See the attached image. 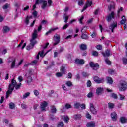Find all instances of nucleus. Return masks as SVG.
Segmentation results:
<instances>
[{
    "mask_svg": "<svg viewBox=\"0 0 127 127\" xmlns=\"http://www.w3.org/2000/svg\"><path fill=\"white\" fill-rule=\"evenodd\" d=\"M17 84V83H16V81H15L14 79H12L11 80V83L9 85L8 90L6 92V99L8 98V95H10V94L12 93V91L14 90V87H15V86H16Z\"/></svg>",
    "mask_w": 127,
    "mask_h": 127,
    "instance_id": "nucleus-1",
    "label": "nucleus"
},
{
    "mask_svg": "<svg viewBox=\"0 0 127 127\" xmlns=\"http://www.w3.org/2000/svg\"><path fill=\"white\" fill-rule=\"evenodd\" d=\"M40 3H42L41 7L42 9H45V7L47 5V2L44 0H36L35 4L33 6L32 10H34L36 8V4H39Z\"/></svg>",
    "mask_w": 127,
    "mask_h": 127,
    "instance_id": "nucleus-2",
    "label": "nucleus"
},
{
    "mask_svg": "<svg viewBox=\"0 0 127 127\" xmlns=\"http://www.w3.org/2000/svg\"><path fill=\"white\" fill-rule=\"evenodd\" d=\"M120 91H126L127 89V82L122 81L118 86Z\"/></svg>",
    "mask_w": 127,
    "mask_h": 127,
    "instance_id": "nucleus-3",
    "label": "nucleus"
},
{
    "mask_svg": "<svg viewBox=\"0 0 127 127\" xmlns=\"http://www.w3.org/2000/svg\"><path fill=\"white\" fill-rule=\"evenodd\" d=\"M90 66L93 69L94 71H97L98 69L100 68L98 63H94V62H91L89 63Z\"/></svg>",
    "mask_w": 127,
    "mask_h": 127,
    "instance_id": "nucleus-4",
    "label": "nucleus"
},
{
    "mask_svg": "<svg viewBox=\"0 0 127 127\" xmlns=\"http://www.w3.org/2000/svg\"><path fill=\"white\" fill-rule=\"evenodd\" d=\"M8 63H11V62H12L10 66L11 69H14V68H15V59L9 58L8 59Z\"/></svg>",
    "mask_w": 127,
    "mask_h": 127,
    "instance_id": "nucleus-5",
    "label": "nucleus"
},
{
    "mask_svg": "<svg viewBox=\"0 0 127 127\" xmlns=\"http://www.w3.org/2000/svg\"><path fill=\"white\" fill-rule=\"evenodd\" d=\"M115 12H111V13L108 15L106 18V20H107L108 22H111L112 19H115Z\"/></svg>",
    "mask_w": 127,
    "mask_h": 127,
    "instance_id": "nucleus-6",
    "label": "nucleus"
},
{
    "mask_svg": "<svg viewBox=\"0 0 127 127\" xmlns=\"http://www.w3.org/2000/svg\"><path fill=\"white\" fill-rule=\"evenodd\" d=\"M54 41L55 43H54L53 45H57L60 42V36L59 35H55L54 37Z\"/></svg>",
    "mask_w": 127,
    "mask_h": 127,
    "instance_id": "nucleus-7",
    "label": "nucleus"
},
{
    "mask_svg": "<svg viewBox=\"0 0 127 127\" xmlns=\"http://www.w3.org/2000/svg\"><path fill=\"white\" fill-rule=\"evenodd\" d=\"M92 4L93 2H92V1L88 0L86 2L85 6H84L83 9L81 10V12L85 11V10H86V9H87L88 7H90V6H91V5H92Z\"/></svg>",
    "mask_w": 127,
    "mask_h": 127,
    "instance_id": "nucleus-8",
    "label": "nucleus"
},
{
    "mask_svg": "<svg viewBox=\"0 0 127 127\" xmlns=\"http://www.w3.org/2000/svg\"><path fill=\"white\" fill-rule=\"evenodd\" d=\"M48 105V103H47V102L45 101L42 102L41 105H40L41 111L42 112H43L44 111H46V107H47Z\"/></svg>",
    "mask_w": 127,
    "mask_h": 127,
    "instance_id": "nucleus-9",
    "label": "nucleus"
},
{
    "mask_svg": "<svg viewBox=\"0 0 127 127\" xmlns=\"http://www.w3.org/2000/svg\"><path fill=\"white\" fill-rule=\"evenodd\" d=\"M90 112L93 114V115H97V110H96V108H95L93 103H90Z\"/></svg>",
    "mask_w": 127,
    "mask_h": 127,
    "instance_id": "nucleus-10",
    "label": "nucleus"
},
{
    "mask_svg": "<svg viewBox=\"0 0 127 127\" xmlns=\"http://www.w3.org/2000/svg\"><path fill=\"white\" fill-rule=\"evenodd\" d=\"M61 71L62 73L61 72L57 73L56 74L57 77H62V75H63V74H66V70L65 69V67H62V68H61Z\"/></svg>",
    "mask_w": 127,
    "mask_h": 127,
    "instance_id": "nucleus-11",
    "label": "nucleus"
},
{
    "mask_svg": "<svg viewBox=\"0 0 127 127\" xmlns=\"http://www.w3.org/2000/svg\"><path fill=\"white\" fill-rule=\"evenodd\" d=\"M75 63L78 65H83L85 64V60L83 59H76L75 60Z\"/></svg>",
    "mask_w": 127,
    "mask_h": 127,
    "instance_id": "nucleus-12",
    "label": "nucleus"
},
{
    "mask_svg": "<svg viewBox=\"0 0 127 127\" xmlns=\"http://www.w3.org/2000/svg\"><path fill=\"white\" fill-rule=\"evenodd\" d=\"M31 75H32V71L31 70L29 72V76L27 77V83L28 85H29L31 82H32V77H31Z\"/></svg>",
    "mask_w": 127,
    "mask_h": 127,
    "instance_id": "nucleus-13",
    "label": "nucleus"
},
{
    "mask_svg": "<svg viewBox=\"0 0 127 127\" xmlns=\"http://www.w3.org/2000/svg\"><path fill=\"white\" fill-rule=\"evenodd\" d=\"M111 117L112 121H114V122H116L118 119V115L116 112H112L111 114Z\"/></svg>",
    "mask_w": 127,
    "mask_h": 127,
    "instance_id": "nucleus-14",
    "label": "nucleus"
},
{
    "mask_svg": "<svg viewBox=\"0 0 127 127\" xmlns=\"http://www.w3.org/2000/svg\"><path fill=\"white\" fill-rule=\"evenodd\" d=\"M118 26V23L116 22H114L113 24H112L110 27L109 28L111 30L112 32H114V29L116 28Z\"/></svg>",
    "mask_w": 127,
    "mask_h": 127,
    "instance_id": "nucleus-15",
    "label": "nucleus"
},
{
    "mask_svg": "<svg viewBox=\"0 0 127 127\" xmlns=\"http://www.w3.org/2000/svg\"><path fill=\"white\" fill-rule=\"evenodd\" d=\"M102 55L104 57H109V56H111V51L107 50L104 53H102Z\"/></svg>",
    "mask_w": 127,
    "mask_h": 127,
    "instance_id": "nucleus-16",
    "label": "nucleus"
},
{
    "mask_svg": "<svg viewBox=\"0 0 127 127\" xmlns=\"http://www.w3.org/2000/svg\"><path fill=\"white\" fill-rule=\"evenodd\" d=\"M50 108H51V113H52V114H56L57 109H56V107H55V106L51 105L50 106Z\"/></svg>",
    "mask_w": 127,
    "mask_h": 127,
    "instance_id": "nucleus-17",
    "label": "nucleus"
},
{
    "mask_svg": "<svg viewBox=\"0 0 127 127\" xmlns=\"http://www.w3.org/2000/svg\"><path fill=\"white\" fill-rule=\"evenodd\" d=\"M86 126L88 127H95L96 123L94 122L91 121L87 123Z\"/></svg>",
    "mask_w": 127,
    "mask_h": 127,
    "instance_id": "nucleus-18",
    "label": "nucleus"
},
{
    "mask_svg": "<svg viewBox=\"0 0 127 127\" xmlns=\"http://www.w3.org/2000/svg\"><path fill=\"white\" fill-rule=\"evenodd\" d=\"M104 90V89H103V88H98L96 89V94L97 95H101V94H102L103 91Z\"/></svg>",
    "mask_w": 127,
    "mask_h": 127,
    "instance_id": "nucleus-19",
    "label": "nucleus"
},
{
    "mask_svg": "<svg viewBox=\"0 0 127 127\" xmlns=\"http://www.w3.org/2000/svg\"><path fill=\"white\" fill-rule=\"evenodd\" d=\"M37 30L35 29L34 31V33L32 34V39L33 40H35L36 39V38H37Z\"/></svg>",
    "mask_w": 127,
    "mask_h": 127,
    "instance_id": "nucleus-20",
    "label": "nucleus"
},
{
    "mask_svg": "<svg viewBox=\"0 0 127 127\" xmlns=\"http://www.w3.org/2000/svg\"><path fill=\"white\" fill-rule=\"evenodd\" d=\"M79 47L81 50H87V45L84 44H82L80 45Z\"/></svg>",
    "mask_w": 127,
    "mask_h": 127,
    "instance_id": "nucleus-21",
    "label": "nucleus"
},
{
    "mask_svg": "<svg viewBox=\"0 0 127 127\" xmlns=\"http://www.w3.org/2000/svg\"><path fill=\"white\" fill-rule=\"evenodd\" d=\"M112 4H111L109 6H108V9L109 11H111L112 9H115V3L112 2Z\"/></svg>",
    "mask_w": 127,
    "mask_h": 127,
    "instance_id": "nucleus-22",
    "label": "nucleus"
},
{
    "mask_svg": "<svg viewBox=\"0 0 127 127\" xmlns=\"http://www.w3.org/2000/svg\"><path fill=\"white\" fill-rule=\"evenodd\" d=\"M127 22V19H126V16H123L122 17V20L120 22L121 24H125Z\"/></svg>",
    "mask_w": 127,
    "mask_h": 127,
    "instance_id": "nucleus-23",
    "label": "nucleus"
},
{
    "mask_svg": "<svg viewBox=\"0 0 127 127\" xmlns=\"http://www.w3.org/2000/svg\"><path fill=\"white\" fill-rule=\"evenodd\" d=\"M44 51H42L41 52H39L38 53V55L36 56V59H39V55L41 57H42V56H43V54H44Z\"/></svg>",
    "mask_w": 127,
    "mask_h": 127,
    "instance_id": "nucleus-24",
    "label": "nucleus"
},
{
    "mask_svg": "<svg viewBox=\"0 0 127 127\" xmlns=\"http://www.w3.org/2000/svg\"><path fill=\"white\" fill-rule=\"evenodd\" d=\"M58 29V28H52L49 31L47 32L45 34V35H48L49 34H50L52 31H55V30Z\"/></svg>",
    "mask_w": 127,
    "mask_h": 127,
    "instance_id": "nucleus-25",
    "label": "nucleus"
},
{
    "mask_svg": "<svg viewBox=\"0 0 127 127\" xmlns=\"http://www.w3.org/2000/svg\"><path fill=\"white\" fill-rule=\"evenodd\" d=\"M81 118H82V115L80 114H75L74 116V119H75V120H80Z\"/></svg>",
    "mask_w": 127,
    "mask_h": 127,
    "instance_id": "nucleus-26",
    "label": "nucleus"
},
{
    "mask_svg": "<svg viewBox=\"0 0 127 127\" xmlns=\"http://www.w3.org/2000/svg\"><path fill=\"white\" fill-rule=\"evenodd\" d=\"M107 83L108 84H110V85H112V84H113V79H112V78H111L110 77H107Z\"/></svg>",
    "mask_w": 127,
    "mask_h": 127,
    "instance_id": "nucleus-27",
    "label": "nucleus"
},
{
    "mask_svg": "<svg viewBox=\"0 0 127 127\" xmlns=\"http://www.w3.org/2000/svg\"><path fill=\"white\" fill-rule=\"evenodd\" d=\"M120 122L122 123V124H125V123H127V118L124 117H121Z\"/></svg>",
    "mask_w": 127,
    "mask_h": 127,
    "instance_id": "nucleus-28",
    "label": "nucleus"
},
{
    "mask_svg": "<svg viewBox=\"0 0 127 127\" xmlns=\"http://www.w3.org/2000/svg\"><path fill=\"white\" fill-rule=\"evenodd\" d=\"M9 109H11V110H13V109L15 108V105L14 103L11 102L9 104Z\"/></svg>",
    "mask_w": 127,
    "mask_h": 127,
    "instance_id": "nucleus-29",
    "label": "nucleus"
},
{
    "mask_svg": "<svg viewBox=\"0 0 127 127\" xmlns=\"http://www.w3.org/2000/svg\"><path fill=\"white\" fill-rule=\"evenodd\" d=\"M108 107L109 109H114L115 107V104L113 103L109 102L108 104Z\"/></svg>",
    "mask_w": 127,
    "mask_h": 127,
    "instance_id": "nucleus-30",
    "label": "nucleus"
},
{
    "mask_svg": "<svg viewBox=\"0 0 127 127\" xmlns=\"http://www.w3.org/2000/svg\"><path fill=\"white\" fill-rule=\"evenodd\" d=\"M3 32L4 33H6V32H7V31H9V27H7V26H4L3 27Z\"/></svg>",
    "mask_w": 127,
    "mask_h": 127,
    "instance_id": "nucleus-31",
    "label": "nucleus"
},
{
    "mask_svg": "<svg viewBox=\"0 0 127 127\" xmlns=\"http://www.w3.org/2000/svg\"><path fill=\"white\" fill-rule=\"evenodd\" d=\"M63 17L64 19V22H65V23H67L68 19H69V16L66 15V14H64Z\"/></svg>",
    "mask_w": 127,
    "mask_h": 127,
    "instance_id": "nucleus-32",
    "label": "nucleus"
},
{
    "mask_svg": "<svg viewBox=\"0 0 127 127\" xmlns=\"http://www.w3.org/2000/svg\"><path fill=\"white\" fill-rule=\"evenodd\" d=\"M81 38L82 39H88V36L85 34H84V33H82V35L81 36Z\"/></svg>",
    "mask_w": 127,
    "mask_h": 127,
    "instance_id": "nucleus-33",
    "label": "nucleus"
},
{
    "mask_svg": "<svg viewBox=\"0 0 127 127\" xmlns=\"http://www.w3.org/2000/svg\"><path fill=\"white\" fill-rule=\"evenodd\" d=\"M63 119L64 121V122L66 123V124L68 123V122H69V119L68 116H64Z\"/></svg>",
    "mask_w": 127,
    "mask_h": 127,
    "instance_id": "nucleus-34",
    "label": "nucleus"
},
{
    "mask_svg": "<svg viewBox=\"0 0 127 127\" xmlns=\"http://www.w3.org/2000/svg\"><path fill=\"white\" fill-rule=\"evenodd\" d=\"M30 44L34 47V45L36 44L37 41L33 39H31L30 40Z\"/></svg>",
    "mask_w": 127,
    "mask_h": 127,
    "instance_id": "nucleus-35",
    "label": "nucleus"
},
{
    "mask_svg": "<svg viewBox=\"0 0 127 127\" xmlns=\"http://www.w3.org/2000/svg\"><path fill=\"white\" fill-rule=\"evenodd\" d=\"M105 82V79L104 78H99L97 81V84H100L101 83H104Z\"/></svg>",
    "mask_w": 127,
    "mask_h": 127,
    "instance_id": "nucleus-36",
    "label": "nucleus"
},
{
    "mask_svg": "<svg viewBox=\"0 0 127 127\" xmlns=\"http://www.w3.org/2000/svg\"><path fill=\"white\" fill-rule=\"evenodd\" d=\"M108 73L111 75H114V74H116V71L113 69H109L108 70Z\"/></svg>",
    "mask_w": 127,
    "mask_h": 127,
    "instance_id": "nucleus-37",
    "label": "nucleus"
},
{
    "mask_svg": "<svg viewBox=\"0 0 127 127\" xmlns=\"http://www.w3.org/2000/svg\"><path fill=\"white\" fill-rule=\"evenodd\" d=\"M30 95V93L27 92L25 93L23 96V99H26V98H27V97L29 96Z\"/></svg>",
    "mask_w": 127,
    "mask_h": 127,
    "instance_id": "nucleus-38",
    "label": "nucleus"
},
{
    "mask_svg": "<svg viewBox=\"0 0 127 127\" xmlns=\"http://www.w3.org/2000/svg\"><path fill=\"white\" fill-rule=\"evenodd\" d=\"M65 85H66V86H68V87H72V86H73L72 82L71 81H66L65 83Z\"/></svg>",
    "mask_w": 127,
    "mask_h": 127,
    "instance_id": "nucleus-39",
    "label": "nucleus"
},
{
    "mask_svg": "<svg viewBox=\"0 0 127 127\" xmlns=\"http://www.w3.org/2000/svg\"><path fill=\"white\" fill-rule=\"evenodd\" d=\"M9 7V4L8 3H6V4L4 5L3 6H2V8L3 9H7V8H8Z\"/></svg>",
    "mask_w": 127,
    "mask_h": 127,
    "instance_id": "nucleus-40",
    "label": "nucleus"
},
{
    "mask_svg": "<svg viewBox=\"0 0 127 127\" xmlns=\"http://www.w3.org/2000/svg\"><path fill=\"white\" fill-rule=\"evenodd\" d=\"M64 126V123L60 122L58 123L57 127H62Z\"/></svg>",
    "mask_w": 127,
    "mask_h": 127,
    "instance_id": "nucleus-41",
    "label": "nucleus"
},
{
    "mask_svg": "<svg viewBox=\"0 0 127 127\" xmlns=\"http://www.w3.org/2000/svg\"><path fill=\"white\" fill-rule=\"evenodd\" d=\"M34 46L31 45V44H30L29 45L27 46V50H30V49H32L33 48Z\"/></svg>",
    "mask_w": 127,
    "mask_h": 127,
    "instance_id": "nucleus-42",
    "label": "nucleus"
},
{
    "mask_svg": "<svg viewBox=\"0 0 127 127\" xmlns=\"http://www.w3.org/2000/svg\"><path fill=\"white\" fill-rule=\"evenodd\" d=\"M105 61L106 62V63L107 64H108V65H111V64H112V63L111 62V61L109 60V59H106L105 60Z\"/></svg>",
    "mask_w": 127,
    "mask_h": 127,
    "instance_id": "nucleus-43",
    "label": "nucleus"
},
{
    "mask_svg": "<svg viewBox=\"0 0 127 127\" xmlns=\"http://www.w3.org/2000/svg\"><path fill=\"white\" fill-rule=\"evenodd\" d=\"M80 106H81V104L79 103H76L74 104V107L75 109H79Z\"/></svg>",
    "mask_w": 127,
    "mask_h": 127,
    "instance_id": "nucleus-44",
    "label": "nucleus"
},
{
    "mask_svg": "<svg viewBox=\"0 0 127 127\" xmlns=\"http://www.w3.org/2000/svg\"><path fill=\"white\" fill-rule=\"evenodd\" d=\"M92 55L93 56L97 57L99 56V53L97 51H93L92 52Z\"/></svg>",
    "mask_w": 127,
    "mask_h": 127,
    "instance_id": "nucleus-45",
    "label": "nucleus"
},
{
    "mask_svg": "<svg viewBox=\"0 0 127 127\" xmlns=\"http://www.w3.org/2000/svg\"><path fill=\"white\" fill-rule=\"evenodd\" d=\"M36 64H37V60L33 61L31 63V65H32V66L35 65Z\"/></svg>",
    "mask_w": 127,
    "mask_h": 127,
    "instance_id": "nucleus-46",
    "label": "nucleus"
},
{
    "mask_svg": "<svg viewBox=\"0 0 127 127\" xmlns=\"http://www.w3.org/2000/svg\"><path fill=\"white\" fill-rule=\"evenodd\" d=\"M111 97L113 98V99H118V95L115 93H112Z\"/></svg>",
    "mask_w": 127,
    "mask_h": 127,
    "instance_id": "nucleus-47",
    "label": "nucleus"
},
{
    "mask_svg": "<svg viewBox=\"0 0 127 127\" xmlns=\"http://www.w3.org/2000/svg\"><path fill=\"white\" fill-rule=\"evenodd\" d=\"M15 87L16 90H18V89H20V87H21V83H20L19 84H17V85H15Z\"/></svg>",
    "mask_w": 127,
    "mask_h": 127,
    "instance_id": "nucleus-48",
    "label": "nucleus"
},
{
    "mask_svg": "<svg viewBox=\"0 0 127 127\" xmlns=\"http://www.w3.org/2000/svg\"><path fill=\"white\" fill-rule=\"evenodd\" d=\"M99 77L98 76H95L94 78H93V80L94 81V82H95V83H98V81L99 80Z\"/></svg>",
    "mask_w": 127,
    "mask_h": 127,
    "instance_id": "nucleus-49",
    "label": "nucleus"
},
{
    "mask_svg": "<svg viewBox=\"0 0 127 127\" xmlns=\"http://www.w3.org/2000/svg\"><path fill=\"white\" fill-rule=\"evenodd\" d=\"M91 36L92 38H95V37L97 36V33L96 32H93V33L91 35Z\"/></svg>",
    "mask_w": 127,
    "mask_h": 127,
    "instance_id": "nucleus-50",
    "label": "nucleus"
},
{
    "mask_svg": "<svg viewBox=\"0 0 127 127\" xmlns=\"http://www.w3.org/2000/svg\"><path fill=\"white\" fill-rule=\"evenodd\" d=\"M80 107L82 110H85V109H86V105L85 104H80Z\"/></svg>",
    "mask_w": 127,
    "mask_h": 127,
    "instance_id": "nucleus-51",
    "label": "nucleus"
},
{
    "mask_svg": "<svg viewBox=\"0 0 127 127\" xmlns=\"http://www.w3.org/2000/svg\"><path fill=\"white\" fill-rule=\"evenodd\" d=\"M78 5L82 6L84 4V2L82 0H79L78 1Z\"/></svg>",
    "mask_w": 127,
    "mask_h": 127,
    "instance_id": "nucleus-52",
    "label": "nucleus"
},
{
    "mask_svg": "<svg viewBox=\"0 0 127 127\" xmlns=\"http://www.w3.org/2000/svg\"><path fill=\"white\" fill-rule=\"evenodd\" d=\"M21 107L22 108H23L24 110H25V109H26L27 108V106L23 103L21 104Z\"/></svg>",
    "mask_w": 127,
    "mask_h": 127,
    "instance_id": "nucleus-53",
    "label": "nucleus"
},
{
    "mask_svg": "<svg viewBox=\"0 0 127 127\" xmlns=\"http://www.w3.org/2000/svg\"><path fill=\"white\" fill-rule=\"evenodd\" d=\"M87 86L88 88H89V87H90L91 86H92V83L91 82V81L88 80L87 82Z\"/></svg>",
    "mask_w": 127,
    "mask_h": 127,
    "instance_id": "nucleus-54",
    "label": "nucleus"
},
{
    "mask_svg": "<svg viewBox=\"0 0 127 127\" xmlns=\"http://www.w3.org/2000/svg\"><path fill=\"white\" fill-rule=\"evenodd\" d=\"M123 7H121L120 9H118L117 14L118 16H119L120 13L121 12V11H123Z\"/></svg>",
    "mask_w": 127,
    "mask_h": 127,
    "instance_id": "nucleus-55",
    "label": "nucleus"
},
{
    "mask_svg": "<svg viewBox=\"0 0 127 127\" xmlns=\"http://www.w3.org/2000/svg\"><path fill=\"white\" fill-rule=\"evenodd\" d=\"M93 97V92H89L88 95H87V97L88 98H92Z\"/></svg>",
    "mask_w": 127,
    "mask_h": 127,
    "instance_id": "nucleus-56",
    "label": "nucleus"
},
{
    "mask_svg": "<svg viewBox=\"0 0 127 127\" xmlns=\"http://www.w3.org/2000/svg\"><path fill=\"white\" fill-rule=\"evenodd\" d=\"M34 94L35 96H38V95H39V92H38L37 90H35L34 91Z\"/></svg>",
    "mask_w": 127,
    "mask_h": 127,
    "instance_id": "nucleus-57",
    "label": "nucleus"
},
{
    "mask_svg": "<svg viewBox=\"0 0 127 127\" xmlns=\"http://www.w3.org/2000/svg\"><path fill=\"white\" fill-rule=\"evenodd\" d=\"M119 96H120V99L121 101H123V100H124V99H125V96L119 94Z\"/></svg>",
    "mask_w": 127,
    "mask_h": 127,
    "instance_id": "nucleus-58",
    "label": "nucleus"
},
{
    "mask_svg": "<svg viewBox=\"0 0 127 127\" xmlns=\"http://www.w3.org/2000/svg\"><path fill=\"white\" fill-rule=\"evenodd\" d=\"M123 64L124 65H127V59L125 58H123Z\"/></svg>",
    "mask_w": 127,
    "mask_h": 127,
    "instance_id": "nucleus-59",
    "label": "nucleus"
},
{
    "mask_svg": "<svg viewBox=\"0 0 127 127\" xmlns=\"http://www.w3.org/2000/svg\"><path fill=\"white\" fill-rule=\"evenodd\" d=\"M96 48L97 49H98V50H102V45H98L96 46Z\"/></svg>",
    "mask_w": 127,
    "mask_h": 127,
    "instance_id": "nucleus-60",
    "label": "nucleus"
},
{
    "mask_svg": "<svg viewBox=\"0 0 127 127\" xmlns=\"http://www.w3.org/2000/svg\"><path fill=\"white\" fill-rule=\"evenodd\" d=\"M86 118L89 119H92V116H91V115H90L88 112L86 113Z\"/></svg>",
    "mask_w": 127,
    "mask_h": 127,
    "instance_id": "nucleus-61",
    "label": "nucleus"
},
{
    "mask_svg": "<svg viewBox=\"0 0 127 127\" xmlns=\"http://www.w3.org/2000/svg\"><path fill=\"white\" fill-rule=\"evenodd\" d=\"M82 75L83 77H88V76H89V74H88L87 72H83L82 73Z\"/></svg>",
    "mask_w": 127,
    "mask_h": 127,
    "instance_id": "nucleus-62",
    "label": "nucleus"
},
{
    "mask_svg": "<svg viewBox=\"0 0 127 127\" xmlns=\"http://www.w3.org/2000/svg\"><path fill=\"white\" fill-rule=\"evenodd\" d=\"M33 15L34 17H36V16H37V11H34L33 12Z\"/></svg>",
    "mask_w": 127,
    "mask_h": 127,
    "instance_id": "nucleus-63",
    "label": "nucleus"
},
{
    "mask_svg": "<svg viewBox=\"0 0 127 127\" xmlns=\"http://www.w3.org/2000/svg\"><path fill=\"white\" fill-rule=\"evenodd\" d=\"M125 48L126 49V51L125 52L126 56L127 57V43L125 44Z\"/></svg>",
    "mask_w": 127,
    "mask_h": 127,
    "instance_id": "nucleus-64",
    "label": "nucleus"
}]
</instances>
